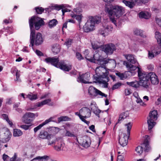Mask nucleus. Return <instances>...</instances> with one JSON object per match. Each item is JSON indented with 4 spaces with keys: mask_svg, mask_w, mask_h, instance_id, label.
Masks as SVG:
<instances>
[{
    "mask_svg": "<svg viewBox=\"0 0 161 161\" xmlns=\"http://www.w3.org/2000/svg\"><path fill=\"white\" fill-rule=\"evenodd\" d=\"M123 2L125 4V5L129 7L130 8H133L134 6L135 5L136 3H137L135 2L131 1V2L128 1L126 0H123Z\"/></svg>",
    "mask_w": 161,
    "mask_h": 161,
    "instance_id": "obj_23",
    "label": "nucleus"
},
{
    "mask_svg": "<svg viewBox=\"0 0 161 161\" xmlns=\"http://www.w3.org/2000/svg\"><path fill=\"white\" fill-rule=\"evenodd\" d=\"M139 15L140 18H144L146 19H148L150 17V13L147 12H141L139 13Z\"/></svg>",
    "mask_w": 161,
    "mask_h": 161,
    "instance_id": "obj_22",
    "label": "nucleus"
},
{
    "mask_svg": "<svg viewBox=\"0 0 161 161\" xmlns=\"http://www.w3.org/2000/svg\"><path fill=\"white\" fill-rule=\"evenodd\" d=\"M142 33L143 31L142 30L138 29H135L134 31V33L135 35L144 37L145 36L143 35Z\"/></svg>",
    "mask_w": 161,
    "mask_h": 161,
    "instance_id": "obj_36",
    "label": "nucleus"
},
{
    "mask_svg": "<svg viewBox=\"0 0 161 161\" xmlns=\"http://www.w3.org/2000/svg\"><path fill=\"white\" fill-rule=\"evenodd\" d=\"M92 48L94 50L100 48L102 49V47L103 45L101 44L100 43L97 42H94L92 43Z\"/></svg>",
    "mask_w": 161,
    "mask_h": 161,
    "instance_id": "obj_27",
    "label": "nucleus"
},
{
    "mask_svg": "<svg viewBox=\"0 0 161 161\" xmlns=\"http://www.w3.org/2000/svg\"><path fill=\"white\" fill-rule=\"evenodd\" d=\"M139 44H143V42L140 40L135 42L132 44L130 47V48L132 50L134 51L137 50L138 49V45Z\"/></svg>",
    "mask_w": 161,
    "mask_h": 161,
    "instance_id": "obj_20",
    "label": "nucleus"
},
{
    "mask_svg": "<svg viewBox=\"0 0 161 161\" xmlns=\"http://www.w3.org/2000/svg\"><path fill=\"white\" fill-rule=\"evenodd\" d=\"M92 112L95 114L99 118L100 117L99 114L101 112V111L98 109V108L97 109H95L94 110L92 111Z\"/></svg>",
    "mask_w": 161,
    "mask_h": 161,
    "instance_id": "obj_53",
    "label": "nucleus"
},
{
    "mask_svg": "<svg viewBox=\"0 0 161 161\" xmlns=\"http://www.w3.org/2000/svg\"><path fill=\"white\" fill-rule=\"evenodd\" d=\"M109 31V28L108 26L103 27L99 30V33L103 36H105V33H108Z\"/></svg>",
    "mask_w": 161,
    "mask_h": 161,
    "instance_id": "obj_26",
    "label": "nucleus"
},
{
    "mask_svg": "<svg viewBox=\"0 0 161 161\" xmlns=\"http://www.w3.org/2000/svg\"><path fill=\"white\" fill-rule=\"evenodd\" d=\"M101 20L100 17L89 16L86 22L83 26V29L84 31L88 32L94 31L95 29V25L100 23Z\"/></svg>",
    "mask_w": 161,
    "mask_h": 161,
    "instance_id": "obj_5",
    "label": "nucleus"
},
{
    "mask_svg": "<svg viewBox=\"0 0 161 161\" xmlns=\"http://www.w3.org/2000/svg\"><path fill=\"white\" fill-rule=\"evenodd\" d=\"M23 134V132L19 129H14L13 130V136L15 137L19 136Z\"/></svg>",
    "mask_w": 161,
    "mask_h": 161,
    "instance_id": "obj_33",
    "label": "nucleus"
},
{
    "mask_svg": "<svg viewBox=\"0 0 161 161\" xmlns=\"http://www.w3.org/2000/svg\"><path fill=\"white\" fill-rule=\"evenodd\" d=\"M58 24V21L57 19H53L50 20L48 23V26L49 28H52L54 26Z\"/></svg>",
    "mask_w": 161,
    "mask_h": 161,
    "instance_id": "obj_30",
    "label": "nucleus"
},
{
    "mask_svg": "<svg viewBox=\"0 0 161 161\" xmlns=\"http://www.w3.org/2000/svg\"><path fill=\"white\" fill-rule=\"evenodd\" d=\"M106 11L109 15L111 21L116 25L115 18H119L125 13L124 8L118 5L106 7Z\"/></svg>",
    "mask_w": 161,
    "mask_h": 161,
    "instance_id": "obj_3",
    "label": "nucleus"
},
{
    "mask_svg": "<svg viewBox=\"0 0 161 161\" xmlns=\"http://www.w3.org/2000/svg\"><path fill=\"white\" fill-rule=\"evenodd\" d=\"M5 134H6L7 135V136L6 138H5V140L4 142H7L8 141L10 140L12 135L10 132L8 131H7L5 133Z\"/></svg>",
    "mask_w": 161,
    "mask_h": 161,
    "instance_id": "obj_43",
    "label": "nucleus"
},
{
    "mask_svg": "<svg viewBox=\"0 0 161 161\" xmlns=\"http://www.w3.org/2000/svg\"><path fill=\"white\" fill-rule=\"evenodd\" d=\"M86 58L88 61L95 63L97 64L100 65H104L108 63L112 62L115 63L114 60L103 58L98 53L94 54L93 58H88L86 57Z\"/></svg>",
    "mask_w": 161,
    "mask_h": 161,
    "instance_id": "obj_7",
    "label": "nucleus"
},
{
    "mask_svg": "<svg viewBox=\"0 0 161 161\" xmlns=\"http://www.w3.org/2000/svg\"><path fill=\"white\" fill-rule=\"evenodd\" d=\"M138 75L139 79L140 86L146 89L148 88L150 85L149 76L147 74L142 71L139 67H138Z\"/></svg>",
    "mask_w": 161,
    "mask_h": 161,
    "instance_id": "obj_8",
    "label": "nucleus"
},
{
    "mask_svg": "<svg viewBox=\"0 0 161 161\" xmlns=\"http://www.w3.org/2000/svg\"><path fill=\"white\" fill-rule=\"evenodd\" d=\"M72 40L71 39H69L65 42V44L68 47L72 43Z\"/></svg>",
    "mask_w": 161,
    "mask_h": 161,
    "instance_id": "obj_57",
    "label": "nucleus"
},
{
    "mask_svg": "<svg viewBox=\"0 0 161 161\" xmlns=\"http://www.w3.org/2000/svg\"><path fill=\"white\" fill-rule=\"evenodd\" d=\"M133 123L132 122H130L127 124H125V125L127 129V135L128 136H130V130L131 129Z\"/></svg>",
    "mask_w": 161,
    "mask_h": 161,
    "instance_id": "obj_31",
    "label": "nucleus"
},
{
    "mask_svg": "<svg viewBox=\"0 0 161 161\" xmlns=\"http://www.w3.org/2000/svg\"><path fill=\"white\" fill-rule=\"evenodd\" d=\"M77 58L79 60H81L83 59V57H82L80 53L78 52H77L76 54Z\"/></svg>",
    "mask_w": 161,
    "mask_h": 161,
    "instance_id": "obj_55",
    "label": "nucleus"
},
{
    "mask_svg": "<svg viewBox=\"0 0 161 161\" xmlns=\"http://www.w3.org/2000/svg\"><path fill=\"white\" fill-rule=\"evenodd\" d=\"M80 113L82 115L84 119L90 117L91 114V110L86 107H83L80 109Z\"/></svg>",
    "mask_w": 161,
    "mask_h": 161,
    "instance_id": "obj_16",
    "label": "nucleus"
},
{
    "mask_svg": "<svg viewBox=\"0 0 161 161\" xmlns=\"http://www.w3.org/2000/svg\"><path fill=\"white\" fill-rule=\"evenodd\" d=\"M18 70L15 67H12L11 70V72L12 74H13L14 75V73L16 72H17Z\"/></svg>",
    "mask_w": 161,
    "mask_h": 161,
    "instance_id": "obj_61",
    "label": "nucleus"
},
{
    "mask_svg": "<svg viewBox=\"0 0 161 161\" xmlns=\"http://www.w3.org/2000/svg\"><path fill=\"white\" fill-rule=\"evenodd\" d=\"M52 51L54 54H57L60 51V46L59 45L56 44L53 45L52 46Z\"/></svg>",
    "mask_w": 161,
    "mask_h": 161,
    "instance_id": "obj_28",
    "label": "nucleus"
},
{
    "mask_svg": "<svg viewBox=\"0 0 161 161\" xmlns=\"http://www.w3.org/2000/svg\"><path fill=\"white\" fill-rule=\"evenodd\" d=\"M124 56L130 63L127 61H124V64L126 66L129 72H131V71L135 70L138 69V66H136L139 65L136 59L135 58L134 56L132 54H124Z\"/></svg>",
    "mask_w": 161,
    "mask_h": 161,
    "instance_id": "obj_6",
    "label": "nucleus"
},
{
    "mask_svg": "<svg viewBox=\"0 0 161 161\" xmlns=\"http://www.w3.org/2000/svg\"><path fill=\"white\" fill-rule=\"evenodd\" d=\"M51 135L47 132L44 130H42L39 134V137L42 139H47L49 140L51 138Z\"/></svg>",
    "mask_w": 161,
    "mask_h": 161,
    "instance_id": "obj_19",
    "label": "nucleus"
},
{
    "mask_svg": "<svg viewBox=\"0 0 161 161\" xmlns=\"http://www.w3.org/2000/svg\"><path fill=\"white\" fill-rule=\"evenodd\" d=\"M55 117L53 116L52 117H51L48 119H47L44 122L46 124H48L49 122H55L56 120H55Z\"/></svg>",
    "mask_w": 161,
    "mask_h": 161,
    "instance_id": "obj_46",
    "label": "nucleus"
},
{
    "mask_svg": "<svg viewBox=\"0 0 161 161\" xmlns=\"http://www.w3.org/2000/svg\"><path fill=\"white\" fill-rule=\"evenodd\" d=\"M129 113L128 112H124L121 113L119 115V119L118 120L119 122L120 121L123 120L128 116Z\"/></svg>",
    "mask_w": 161,
    "mask_h": 161,
    "instance_id": "obj_29",
    "label": "nucleus"
},
{
    "mask_svg": "<svg viewBox=\"0 0 161 161\" xmlns=\"http://www.w3.org/2000/svg\"><path fill=\"white\" fill-rule=\"evenodd\" d=\"M143 149L146 152H148L150 149L149 141L147 138L145 139L141 146H139L136 148L135 151L139 155H140L143 153Z\"/></svg>",
    "mask_w": 161,
    "mask_h": 161,
    "instance_id": "obj_10",
    "label": "nucleus"
},
{
    "mask_svg": "<svg viewBox=\"0 0 161 161\" xmlns=\"http://www.w3.org/2000/svg\"><path fill=\"white\" fill-rule=\"evenodd\" d=\"M81 12V11L79 9L75 8L73 11L69 14V15L71 17L75 19L77 21L80 27V23L82 21V19L83 17L82 14H80Z\"/></svg>",
    "mask_w": 161,
    "mask_h": 161,
    "instance_id": "obj_11",
    "label": "nucleus"
},
{
    "mask_svg": "<svg viewBox=\"0 0 161 161\" xmlns=\"http://www.w3.org/2000/svg\"><path fill=\"white\" fill-rule=\"evenodd\" d=\"M26 98H28L31 100H36L37 98V95L36 94H34L32 93H30L28 95H26Z\"/></svg>",
    "mask_w": 161,
    "mask_h": 161,
    "instance_id": "obj_34",
    "label": "nucleus"
},
{
    "mask_svg": "<svg viewBox=\"0 0 161 161\" xmlns=\"http://www.w3.org/2000/svg\"><path fill=\"white\" fill-rule=\"evenodd\" d=\"M46 124L44 122L42 124L39 125L38 126L35 127L34 129V131L35 133L38 130L40 129L44 125H45Z\"/></svg>",
    "mask_w": 161,
    "mask_h": 161,
    "instance_id": "obj_42",
    "label": "nucleus"
},
{
    "mask_svg": "<svg viewBox=\"0 0 161 161\" xmlns=\"http://www.w3.org/2000/svg\"><path fill=\"white\" fill-rule=\"evenodd\" d=\"M54 9L57 10H59L63 9L64 8V5H56L54 6Z\"/></svg>",
    "mask_w": 161,
    "mask_h": 161,
    "instance_id": "obj_52",
    "label": "nucleus"
},
{
    "mask_svg": "<svg viewBox=\"0 0 161 161\" xmlns=\"http://www.w3.org/2000/svg\"><path fill=\"white\" fill-rule=\"evenodd\" d=\"M67 117H66L62 116L58 118V122H60L61 121H65L66 120Z\"/></svg>",
    "mask_w": 161,
    "mask_h": 161,
    "instance_id": "obj_60",
    "label": "nucleus"
},
{
    "mask_svg": "<svg viewBox=\"0 0 161 161\" xmlns=\"http://www.w3.org/2000/svg\"><path fill=\"white\" fill-rule=\"evenodd\" d=\"M126 84L136 88L139 87L140 86L139 81H135L131 82H127Z\"/></svg>",
    "mask_w": 161,
    "mask_h": 161,
    "instance_id": "obj_24",
    "label": "nucleus"
},
{
    "mask_svg": "<svg viewBox=\"0 0 161 161\" xmlns=\"http://www.w3.org/2000/svg\"><path fill=\"white\" fill-rule=\"evenodd\" d=\"M125 157L123 155H120L118 156L117 161H125Z\"/></svg>",
    "mask_w": 161,
    "mask_h": 161,
    "instance_id": "obj_54",
    "label": "nucleus"
},
{
    "mask_svg": "<svg viewBox=\"0 0 161 161\" xmlns=\"http://www.w3.org/2000/svg\"><path fill=\"white\" fill-rule=\"evenodd\" d=\"M129 136L125 133H122L119 136V142L121 146L124 147L126 146L128 143V139Z\"/></svg>",
    "mask_w": 161,
    "mask_h": 161,
    "instance_id": "obj_17",
    "label": "nucleus"
},
{
    "mask_svg": "<svg viewBox=\"0 0 161 161\" xmlns=\"http://www.w3.org/2000/svg\"><path fill=\"white\" fill-rule=\"evenodd\" d=\"M25 115V117H27L28 118H30L33 120L34 119V114L30 113V112H27L25 113V114L24 115Z\"/></svg>",
    "mask_w": 161,
    "mask_h": 161,
    "instance_id": "obj_41",
    "label": "nucleus"
},
{
    "mask_svg": "<svg viewBox=\"0 0 161 161\" xmlns=\"http://www.w3.org/2000/svg\"><path fill=\"white\" fill-rule=\"evenodd\" d=\"M14 75H15L16 76V79L15 80L18 82H20L21 81V80L19 78L20 75V71L19 70H18L17 72H16L15 73H14Z\"/></svg>",
    "mask_w": 161,
    "mask_h": 161,
    "instance_id": "obj_40",
    "label": "nucleus"
},
{
    "mask_svg": "<svg viewBox=\"0 0 161 161\" xmlns=\"http://www.w3.org/2000/svg\"><path fill=\"white\" fill-rule=\"evenodd\" d=\"M131 93V91L130 89L127 88L125 90V94L126 96L130 95Z\"/></svg>",
    "mask_w": 161,
    "mask_h": 161,
    "instance_id": "obj_56",
    "label": "nucleus"
},
{
    "mask_svg": "<svg viewBox=\"0 0 161 161\" xmlns=\"http://www.w3.org/2000/svg\"><path fill=\"white\" fill-rule=\"evenodd\" d=\"M90 76V74L88 73L80 75L78 77L77 80L79 82L85 84L92 83V82H89L87 81L89 80Z\"/></svg>",
    "mask_w": 161,
    "mask_h": 161,
    "instance_id": "obj_15",
    "label": "nucleus"
},
{
    "mask_svg": "<svg viewBox=\"0 0 161 161\" xmlns=\"http://www.w3.org/2000/svg\"><path fill=\"white\" fill-rule=\"evenodd\" d=\"M100 65L96 69V74L93 76V79L95 82L102 84L104 87L107 88L108 85L107 82L109 81L108 72L105 67V64Z\"/></svg>",
    "mask_w": 161,
    "mask_h": 161,
    "instance_id": "obj_2",
    "label": "nucleus"
},
{
    "mask_svg": "<svg viewBox=\"0 0 161 161\" xmlns=\"http://www.w3.org/2000/svg\"><path fill=\"white\" fill-rule=\"evenodd\" d=\"M3 158L4 161H8L9 160V157L5 154L3 155Z\"/></svg>",
    "mask_w": 161,
    "mask_h": 161,
    "instance_id": "obj_59",
    "label": "nucleus"
},
{
    "mask_svg": "<svg viewBox=\"0 0 161 161\" xmlns=\"http://www.w3.org/2000/svg\"><path fill=\"white\" fill-rule=\"evenodd\" d=\"M154 52L152 51H148V58L150 59H151L154 57Z\"/></svg>",
    "mask_w": 161,
    "mask_h": 161,
    "instance_id": "obj_50",
    "label": "nucleus"
},
{
    "mask_svg": "<svg viewBox=\"0 0 161 161\" xmlns=\"http://www.w3.org/2000/svg\"><path fill=\"white\" fill-rule=\"evenodd\" d=\"M102 47V50L107 55L112 54L116 49L115 45L112 43L103 45Z\"/></svg>",
    "mask_w": 161,
    "mask_h": 161,
    "instance_id": "obj_12",
    "label": "nucleus"
},
{
    "mask_svg": "<svg viewBox=\"0 0 161 161\" xmlns=\"http://www.w3.org/2000/svg\"><path fill=\"white\" fill-rule=\"evenodd\" d=\"M6 31L9 34H12L14 31V29L12 27H8L6 29Z\"/></svg>",
    "mask_w": 161,
    "mask_h": 161,
    "instance_id": "obj_48",
    "label": "nucleus"
},
{
    "mask_svg": "<svg viewBox=\"0 0 161 161\" xmlns=\"http://www.w3.org/2000/svg\"><path fill=\"white\" fill-rule=\"evenodd\" d=\"M76 140L78 141L79 140V142L82 146L85 148H87L91 145V140L90 137L88 136H84L81 137L76 138Z\"/></svg>",
    "mask_w": 161,
    "mask_h": 161,
    "instance_id": "obj_13",
    "label": "nucleus"
},
{
    "mask_svg": "<svg viewBox=\"0 0 161 161\" xmlns=\"http://www.w3.org/2000/svg\"><path fill=\"white\" fill-rule=\"evenodd\" d=\"M149 76V79L150 78L152 83L154 85H156L158 83V80L157 76L153 72H150L147 74Z\"/></svg>",
    "mask_w": 161,
    "mask_h": 161,
    "instance_id": "obj_18",
    "label": "nucleus"
},
{
    "mask_svg": "<svg viewBox=\"0 0 161 161\" xmlns=\"http://www.w3.org/2000/svg\"><path fill=\"white\" fill-rule=\"evenodd\" d=\"M155 37L158 43L161 46V33L158 31H156L155 32Z\"/></svg>",
    "mask_w": 161,
    "mask_h": 161,
    "instance_id": "obj_32",
    "label": "nucleus"
},
{
    "mask_svg": "<svg viewBox=\"0 0 161 161\" xmlns=\"http://www.w3.org/2000/svg\"><path fill=\"white\" fill-rule=\"evenodd\" d=\"M22 120L25 124L28 125H31V122L33 121V119H32L30 118L27 117H25V115H23L22 118Z\"/></svg>",
    "mask_w": 161,
    "mask_h": 161,
    "instance_id": "obj_25",
    "label": "nucleus"
},
{
    "mask_svg": "<svg viewBox=\"0 0 161 161\" xmlns=\"http://www.w3.org/2000/svg\"><path fill=\"white\" fill-rule=\"evenodd\" d=\"M51 101V100L50 99L45 100L42 101L44 105L48 104L49 106H52L53 103L52 102L50 103Z\"/></svg>",
    "mask_w": 161,
    "mask_h": 161,
    "instance_id": "obj_45",
    "label": "nucleus"
},
{
    "mask_svg": "<svg viewBox=\"0 0 161 161\" xmlns=\"http://www.w3.org/2000/svg\"><path fill=\"white\" fill-rule=\"evenodd\" d=\"M25 94L24 93H20L18 95V98L20 100H24L26 98V97H25Z\"/></svg>",
    "mask_w": 161,
    "mask_h": 161,
    "instance_id": "obj_49",
    "label": "nucleus"
},
{
    "mask_svg": "<svg viewBox=\"0 0 161 161\" xmlns=\"http://www.w3.org/2000/svg\"><path fill=\"white\" fill-rule=\"evenodd\" d=\"M36 54L39 56H43V53L39 50H36Z\"/></svg>",
    "mask_w": 161,
    "mask_h": 161,
    "instance_id": "obj_62",
    "label": "nucleus"
},
{
    "mask_svg": "<svg viewBox=\"0 0 161 161\" xmlns=\"http://www.w3.org/2000/svg\"><path fill=\"white\" fill-rule=\"evenodd\" d=\"M157 111L156 110L151 111L149 113L147 121L149 130H151L155 125L156 123L155 121L157 119Z\"/></svg>",
    "mask_w": 161,
    "mask_h": 161,
    "instance_id": "obj_9",
    "label": "nucleus"
},
{
    "mask_svg": "<svg viewBox=\"0 0 161 161\" xmlns=\"http://www.w3.org/2000/svg\"><path fill=\"white\" fill-rule=\"evenodd\" d=\"M38 161H47L49 158V156L47 155H44L43 156H37Z\"/></svg>",
    "mask_w": 161,
    "mask_h": 161,
    "instance_id": "obj_38",
    "label": "nucleus"
},
{
    "mask_svg": "<svg viewBox=\"0 0 161 161\" xmlns=\"http://www.w3.org/2000/svg\"><path fill=\"white\" fill-rule=\"evenodd\" d=\"M44 21L41 18L36 16H33L29 20V24L31 30L30 36V43L31 47H33L35 44L36 45H39L42 44L43 42L42 34L37 33L35 35V31L33 29L34 24L35 29L38 30L43 24Z\"/></svg>",
    "mask_w": 161,
    "mask_h": 161,
    "instance_id": "obj_1",
    "label": "nucleus"
},
{
    "mask_svg": "<svg viewBox=\"0 0 161 161\" xmlns=\"http://www.w3.org/2000/svg\"><path fill=\"white\" fill-rule=\"evenodd\" d=\"M57 144L54 147V148L58 151H60L63 150L64 145V143L61 140L58 141Z\"/></svg>",
    "mask_w": 161,
    "mask_h": 161,
    "instance_id": "obj_21",
    "label": "nucleus"
},
{
    "mask_svg": "<svg viewBox=\"0 0 161 161\" xmlns=\"http://www.w3.org/2000/svg\"><path fill=\"white\" fill-rule=\"evenodd\" d=\"M16 153H15L13 156L10 159L9 158V159L10 161H16Z\"/></svg>",
    "mask_w": 161,
    "mask_h": 161,
    "instance_id": "obj_64",
    "label": "nucleus"
},
{
    "mask_svg": "<svg viewBox=\"0 0 161 161\" xmlns=\"http://www.w3.org/2000/svg\"><path fill=\"white\" fill-rule=\"evenodd\" d=\"M156 21L157 24L160 27H161V18L159 19H156Z\"/></svg>",
    "mask_w": 161,
    "mask_h": 161,
    "instance_id": "obj_63",
    "label": "nucleus"
},
{
    "mask_svg": "<svg viewBox=\"0 0 161 161\" xmlns=\"http://www.w3.org/2000/svg\"><path fill=\"white\" fill-rule=\"evenodd\" d=\"M90 108H91L92 111L98 108L97 107V104L94 102L91 103L90 105Z\"/></svg>",
    "mask_w": 161,
    "mask_h": 161,
    "instance_id": "obj_47",
    "label": "nucleus"
},
{
    "mask_svg": "<svg viewBox=\"0 0 161 161\" xmlns=\"http://www.w3.org/2000/svg\"><path fill=\"white\" fill-rule=\"evenodd\" d=\"M35 9L36 13L38 14H42L44 10V9L41 7H36Z\"/></svg>",
    "mask_w": 161,
    "mask_h": 161,
    "instance_id": "obj_39",
    "label": "nucleus"
},
{
    "mask_svg": "<svg viewBox=\"0 0 161 161\" xmlns=\"http://www.w3.org/2000/svg\"><path fill=\"white\" fill-rule=\"evenodd\" d=\"M75 114L76 115H77L80 118V119L85 123H86V124H88L89 123V122L86 121L85 119H83V117L82 115H81V114H80V111L79 112H75Z\"/></svg>",
    "mask_w": 161,
    "mask_h": 161,
    "instance_id": "obj_37",
    "label": "nucleus"
},
{
    "mask_svg": "<svg viewBox=\"0 0 161 161\" xmlns=\"http://www.w3.org/2000/svg\"><path fill=\"white\" fill-rule=\"evenodd\" d=\"M44 61L64 71H69L71 69V65L65 64L64 61L59 62V59L58 58H47L45 59Z\"/></svg>",
    "mask_w": 161,
    "mask_h": 161,
    "instance_id": "obj_4",
    "label": "nucleus"
},
{
    "mask_svg": "<svg viewBox=\"0 0 161 161\" xmlns=\"http://www.w3.org/2000/svg\"><path fill=\"white\" fill-rule=\"evenodd\" d=\"M89 94L92 97H95L98 95L106 97L107 95L102 93L92 86H90L88 89Z\"/></svg>",
    "mask_w": 161,
    "mask_h": 161,
    "instance_id": "obj_14",
    "label": "nucleus"
},
{
    "mask_svg": "<svg viewBox=\"0 0 161 161\" xmlns=\"http://www.w3.org/2000/svg\"><path fill=\"white\" fill-rule=\"evenodd\" d=\"M31 125H21L20 127L22 129H24L25 130H27L29 129V128L30 127Z\"/></svg>",
    "mask_w": 161,
    "mask_h": 161,
    "instance_id": "obj_51",
    "label": "nucleus"
},
{
    "mask_svg": "<svg viewBox=\"0 0 161 161\" xmlns=\"http://www.w3.org/2000/svg\"><path fill=\"white\" fill-rule=\"evenodd\" d=\"M116 74L120 78V79L121 80H124L127 77L126 73H123L120 72H117L116 73Z\"/></svg>",
    "mask_w": 161,
    "mask_h": 161,
    "instance_id": "obj_35",
    "label": "nucleus"
},
{
    "mask_svg": "<svg viewBox=\"0 0 161 161\" xmlns=\"http://www.w3.org/2000/svg\"><path fill=\"white\" fill-rule=\"evenodd\" d=\"M121 86V84L120 83H118L115 85H114L112 87L113 90H114L116 89H118L119 87Z\"/></svg>",
    "mask_w": 161,
    "mask_h": 161,
    "instance_id": "obj_58",
    "label": "nucleus"
},
{
    "mask_svg": "<svg viewBox=\"0 0 161 161\" xmlns=\"http://www.w3.org/2000/svg\"><path fill=\"white\" fill-rule=\"evenodd\" d=\"M65 136H67L70 137H76V136L74 134L73 132H71L68 131L66 130V132L65 134Z\"/></svg>",
    "mask_w": 161,
    "mask_h": 161,
    "instance_id": "obj_44",
    "label": "nucleus"
}]
</instances>
